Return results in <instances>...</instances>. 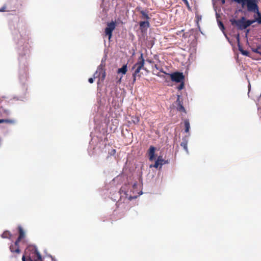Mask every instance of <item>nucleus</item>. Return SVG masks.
Instances as JSON below:
<instances>
[{
	"label": "nucleus",
	"instance_id": "36",
	"mask_svg": "<svg viewBox=\"0 0 261 261\" xmlns=\"http://www.w3.org/2000/svg\"><path fill=\"white\" fill-rule=\"evenodd\" d=\"M222 3L223 4H224V3H225V0H222Z\"/></svg>",
	"mask_w": 261,
	"mask_h": 261
},
{
	"label": "nucleus",
	"instance_id": "32",
	"mask_svg": "<svg viewBox=\"0 0 261 261\" xmlns=\"http://www.w3.org/2000/svg\"><path fill=\"white\" fill-rule=\"evenodd\" d=\"M102 72V80H104L105 78V76H106V72L105 71H102V70L101 69V71Z\"/></svg>",
	"mask_w": 261,
	"mask_h": 261
},
{
	"label": "nucleus",
	"instance_id": "7",
	"mask_svg": "<svg viewBox=\"0 0 261 261\" xmlns=\"http://www.w3.org/2000/svg\"><path fill=\"white\" fill-rule=\"evenodd\" d=\"M243 20H245V17H242L240 19L236 20L234 19H231L230 20L231 23L232 25H236L239 30H243L242 25L243 23Z\"/></svg>",
	"mask_w": 261,
	"mask_h": 261
},
{
	"label": "nucleus",
	"instance_id": "23",
	"mask_svg": "<svg viewBox=\"0 0 261 261\" xmlns=\"http://www.w3.org/2000/svg\"><path fill=\"white\" fill-rule=\"evenodd\" d=\"M154 67L158 70H159L160 71H161V72H163V73H165L164 70H163V69L162 67H160L159 66H158V65L156 64H154Z\"/></svg>",
	"mask_w": 261,
	"mask_h": 261
},
{
	"label": "nucleus",
	"instance_id": "5",
	"mask_svg": "<svg viewBox=\"0 0 261 261\" xmlns=\"http://www.w3.org/2000/svg\"><path fill=\"white\" fill-rule=\"evenodd\" d=\"M167 74L170 75L171 80L173 82L179 83L185 80V76L182 72H175L171 74L167 73Z\"/></svg>",
	"mask_w": 261,
	"mask_h": 261
},
{
	"label": "nucleus",
	"instance_id": "30",
	"mask_svg": "<svg viewBox=\"0 0 261 261\" xmlns=\"http://www.w3.org/2000/svg\"><path fill=\"white\" fill-rule=\"evenodd\" d=\"M156 161H159V163H162L163 164V162H164V160L162 159V157L161 156H159L158 158V159Z\"/></svg>",
	"mask_w": 261,
	"mask_h": 261
},
{
	"label": "nucleus",
	"instance_id": "3",
	"mask_svg": "<svg viewBox=\"0 0 261 261\" xmlns=\"http://www.w3.org/2000/svg\"><path fill=\"white\" fill-rule=\"evenodd\" d=\"M144 59L143 57V54H141L140 57L138 58V62L135 64L133 67V69H135L134 73L133 74V83H135L136 81L137 76L140 77L141 75L139 74L140 70L144 68Z\"/></svg>",
	"mask_w": 261,
	"mask_h": 261
},
{
	"label": "nucleus",
	"instance_id": "14",
	"mask_svg": "<svg viewBox=\"0 0 261 261\" xmlns=\"http://www.w3.org/2000/svg\"><path fill=\"white\" fill-rule=\"evenodd\" d=\"M184 125L185 127V132L188 133L190 128V122L188 119L184 120Z\"/></svg>",
	"mask_w": 261,
	"mask_h": 261
},
{
	"label": "nucleus",
	"instance_id": "11",
	"mask_svg": "<svg viewBox=\"0 0 261 261\" xmlns=\"http://www.w3.org/2000/svg\"><path fill=\"white\" fill-rule=\"evenodd\" d=\"M155 148L153 146H151L149 147V150H148V154L149 156V160L152 161L154 159V154H155Z\"/></svg>",
	"mask_w": 261,
	"mask_h": 261
},
{
	"label": "nucleus",
	"instance_id": "4",
	"mask_svg": "<svg viewBox=\"0 0 261 261\" xmlns=\"http://www.w3.org/2000/svg\"><path fill=\"white\" fill-rule=\"evenodd\" d=\"M116 26V22L112 21L111 22L107 23V26L105 28V33L106 36H108L110 40L112 37L113 31L115 29Z\"/></svg>",
	"mask_w": 261,
	"mask_h": 261
},
{
	"label": "nucleus",
	"instance_id": "17",
	"mask_svg": "<svg viewBox=\"0 0 261 261\" xmlns=\"http://www.w3.org/2000/svg\"><path fill=\"white\" fill-rule=\"evenodd\" d=\"M140 13L142 15V16H141L142 19H146V21H148V20L150 18H149L148 15L147 14V13H146L144 11H141L140 12Z\"/></svg>",
	"mask_w": 261,
	"mask_h": 261
},
{
	"label": "nucleus",
	"instance_id": "13",
	"mask_svg": "<svg viewBox=\"0 0 261 261\" xmlns=\"http://www.w3.org/2000/svg\"><path fill=\"white\" fill-rule=\"evenodd\" d=\"M127 71V64L123 65V66L119 68L117 70V73H121L122 75H124L126 74Z\"/></svg>",
	"mask_w": 261,
	"mask_h": 261
},
{
	"label": "nucleus",
	"instance_id": "33",
	"mask_svg": "<svg viewBox=\"0 0 261 261\" xmlns=\"http://www.w3.org/2000/svg\"><path fill=\"white\" fill-rule=\"evenodd\" d=\"M146 61L150 64H152L153 63V62L152 61V60H149V59H147L146 60Z\"/></svg>",
	"mask_w": 261,
	"mask_h": 261
},
{
	"label": "nucleus",
	"instance_id": "1",
	"mask_svg": "<svg viewBox=\"0 0 261 261\" xmlns=\"http://www.w3.org/2000/svg\"><path fill=\"white\" fill-rule=\"evenodd\" d=\"M238 4H241L243 8L246 5L249 12H258V7L256 0H233Z\"/></svg>",
	"mask_w": 261,
	"mask_h": 261
},
{
	"label": "nucleus",
	"instance_id": "37",
	"mask_svg": "<svg viewBox=\"0 0 261 261\" xmlns=\"http://www.w3.org/2000/svg\"><path fill=\"white\" fill-rule=\"evenodd\" d=\"M0 11H4V9H2V10H0Z\"/></svg>",
	"mask_w": 261,
	"mask_h": 261
},
{
	"label": "nucleus",
	"instance_id": "18",
	"mask_svg": "<svg viewBox=\"0 0 261 261\" xmlns=\"http://www.w3.org/2000/svg\"><path fill=\"white\" fill-rule=\"evenodd\" d=\"M132 122L135 124H138L140 122V118L136 116H133L131 118Z\"/></svg>",
	"mask_w": 261,
	"mask_h": 261
},
{
	"label": "nucleus",
	"instance_id": "2",
	"mask_svg": "<svg viewBox=\"0 0 261 261\" xmlns=\"http://www.w3.org/2000/svg\"><path fill=\"white\" fill-rule=\"evenodd\" d=\"M29 250L30 253L28 256H22V261H42V256L36 247H31Z\"/></svg>",
	"mask_w": 261,
	"mask_h": 261
},
{
	"label": "nucleus",
	"instance_id": "21",
	"mask_svg": "<svg viewBox=\"0 0 261 261\" xmlns=\"http://www.w3.org/2000/svg\"><path fill=\"white\" fill-rule=\"evenodd\" d=\"M257 13L258 15V17L254 20H256V21H257L259 24H261V14L259 12Z\"/></svg>",
	"mask_w": 261,
	"mask_h": 261
},
{
	"label": "nucleus",
	"instance_id": "35",
	"mask_svg": "<svg viewBox=\"0 0 261 261\" xmlns=\"http://www.w3.org/2000/svg\"><path fill=\"white\" fill-rule=\"evenodd\" d=\"M112 152H113V153H116V150H115V149H113V150H112Z\"/></svg>",
	"mask_w": 261,
	"mask_h": 261
},
{
	"label": "nucleus",
	"instance_id": "26",
	"mask_svg": "<svg viewBox=\"0 0 261 261\" xmlns=\"http://www.w3.org/2000/svg\"><path fill=\"white\" fill-rule=\"evenodd\" d=\"M184 2V3L185 4V5H186L188 9L189 10V11H191V7L190 6V5H189V3L188 2V1L187 0H184L183 1Z\"/></svg>",
	"mask_w": 261,
	"mask_h": 261
},
{
	"label": "nucleus",
	"instance_id": "34",
	"mask_svg": "<svg viewBox=\"0 0 261 261\" xmlns=\"http://www.w3.org/2000/svg\"><path fill=\"white\" fill-rule=\"evenodd\" d=\"M121 78H122V77H121L119 79V80H118V81L117 82V83H120V82H121Z\"/></svg>",
	"mask_w": 261,
	"mask_h": 261
},
{
	"label": "nucleus",
	"instance_id": "22",
	"mask_svg": "<svg viewBox=\"0 0 261 261\" xmlns=\"http://www.w3.org/2000/svg\"><path fill=\"white\" fill-rule=\"evenodd\" d=\"M97 74V71L94 74V78L90 77L88 81L90 83L92 84L93 83L94 79L97 77V76L96 75Z\"/></svg>",
	"mask_w": 261,
	"mask_h": 261
},
{
	"label": "nucleus",
	"instance_id": "6",
	"mask_svg": "<svg viewBox=\"0 0 261 261\" xmlns=\"http://www.w3.org/2000/svg\"><path fill=\"white\" fill-rule=\"evenodd\" d=\"M176 110L180 113H187L186 110L183 106L182 99L180 95H177V99L175 101Z\"/></svg>",
	"mask_w": 261,
	"mask_h": 261
},
{
	"label": "nucleus",
	"instance_id": "10",
	"mask_svg": "<svg viewBox=\"0 0 261 261\" xmlns=\"http://www.w3.org/2000/svg\"><path fill=\"white\" fill-rule=\"evenodd\" d=\"M18 230L19 232V236L16 240L17 242H20L25 237V232L23 229V228L21 227V226H19L18 227Z\"/></svg>",
	"mask_w": 261,
	"mask_h": 261
},
{
	"label": "nucleus",
	"instance_id": "28",
	"mask_svg": "<svg viewBox=\"0 0 261 261\" xmlns=\"http://www.w3.org/2000/svg\"><path fill=\"white\" fill-rule=\"evenodd\" d=\"M219 27L222 31H224L225 29L224 26L221 21H219Z\"/></svg>",
	"mask_w": 261,
	"mask_h": 261
},
{
	"label": "nucleus",
	"instance_id": "16",
	"mask_svg": "<svg viewBox=\"0 0 261 261\" xmlns=\"http://www.w3.org/2000/svg\"><path fill=\"white\" fill-rule=\"evenodd\" d=\"M1 237L4 239H9L11 237V234L10 231L7 230L2 233Z\"/></svg>",
	"mask_w": 261,
	"mask_h": 261
},
{
	"label": "nucleus",
	"instance_id": "27",
	"mask_svg": "<svg viewBox=\"0 0 261 261\" xmlns=\"http://www.w3.org/2000/svg\"><path fill=\"white\" fill-rule=\"evenodd\" d=\"M163 165V163H159V161H156L155 162V164H154V165L153 166V167L155 168H157L159 165Z\"/></svg>",
	"mask_w": 261,
	"mask_h": 261
},
{
	"label": "nucleus",
	"instance_id": "24",
	"mask_svg": "<svg viewBox=\"0 0 261 261\" xmlns=\"http://www.w3.org/2000/svg\"><path fill=\"white\" fill-rule=\"evenodd\" d=\"M179 83H180V85L177 87V89L178 90H181L184 87V81H182V82H179Z\"/></svg>",
	"mask_w": 261,
	"mask_h": 261
},
{
	"label": "nucleus",
	"instance_id": "31",
	"mask_svg": "<svg viewBox=\"0 0 261 261\" xmlns=\"http://www.w3.org/2000/svg\"><path fill=\"white\" fill-rule=\"evenodd\" d=\"M2 110L4 111V113L6 116L8 115L9 114V112L8 110H4L3 108H1Z\"/></svg>",
	"mask_w": 261,
	"mask_h": 261
},
{
	"label": "nucleus",
	"instance_id": "25",
	"mask_svg": "<svg viewBox=\"0 0 261 261\" xmlns=\"http://www.w3.org/2000/svg\"><path fill=\"white\" fill-rule=\"evenodd\" d=\"M201 20V16L198 14L196 15L195 20L197 22V24L198 25L199 21Z\"/></svg>",
	"mask_w": 261,
	"mask_h": 261
},
{
	"label": "nucleus",
	"instance_id": "15",
	"mask_svg": "<svg viewBox=\"0 0 261 261\" xmlns=\"http://www.w3.org/2000/svg\"><path fill=\"white\" fill-rule=\"evenodd\" d=\"M15 121L13 119H0V123H6L9 124H13L14 123Z\"/></svg>",
	"mask_w": 261,
	"mask_h": 261
},
{
	"label": "nucleus",
	"instance_id": "9",
	"mask_svg": "<svg viewBox=\"0 0 261 261\" xmlns=\"http://www.w3.org/2000/svg\"><path fill=\"white\" fill-rule=\"evenodd\" d=\"M140 29L142 32H145L149 27V22L148 21H140L139 22Z\"/></svg>",
	"mask_w": 261,
	"mask_h": 261
},
{
	"label": "nucleus",
	"instance_id": "29",
	"mask_svg": "<svg viewBox=\"0 0 261 261\" xmlns=\"http://www.w3.org/2000/svg\"><path fill=\"white\" fill-rule=\"evenodd\" d=\"M239 50H240V51L241 52V53L244 55H246V56H248V52L246 50H243L242 49H240L239 48Z\"/></svg>",
	"mask_w": 261,
	"mask_h": 261
},
{
	"label": "nucleus",
	"instance_id": "20",
	"mask_svg": "<svg viewBox=\"0 0 261 261\" xmlns=\"http://www.w3.org/2000/svg\"><path fill=\"white\" fill-rule=\"evenodd\" d=\"M252 50L254 53H257V54H259L260 55H261V45L259 46H257V48H252Z\"/></svg>",
	"mask_w": 261,
	"mask_h": 261
},
{
	"label": "nucleus",
	"instance_id": "19",
	"mask_svg": "<svg viewBox=\"0 0 261 261\" xmlns=\"http://www.w3.org/2000/svg\"><path fill=\"white\" fill-rule=\"evenodd\" d=\"M188 142L186 140H184L181 143L180 145L181 147L184 148V149L188 152Z\"/></svg>",
	"mask_w": 261,
	"mask_h": 261
},
{
	"label": "nucleus",
	"instance_id": "12",
	"mask_svg": "<svg viewBox=\"0 0 261 261\" xmlns=\"http://www.w3.org/2000/svg\"><path fill=\"white\" fill-rule=\"evenodd\" d=\"M255 21H256V20H246V19H245V20H243V25H242L243 30H244V29H246L247 28L249 27L251 24H252V23H253Z\"/></svg>",
	"mask_w": 261,
	"mask_h": 261
},
{
	"label": "nucleus",
	"instance_id": "8",
	"mask_svg": "<svg viewBox=\"0 0 261 261\" xmlns=\"http://www.w3.org/2000/svg\"><path fill=\"white\" fill-rule=\"evenodd\" d=\"M19 242H17V241H16L15 242L12 244L10 246V249L12 252L13 253H19L20 252V250L19 249V246L18 245V243Z\"/></svg>",
	"mask_w": 261,
	"mask_h": 261
},
{
	"label": "nucleus",
	"instance_id": "38",
	"mask_svg": "<svg viewBox=\"0 0 261 261\" xmlns=\"http://www.w3.org/2000/svg\"><path fill=\"white\" fill-rule=\"evenodd\" d=\"M182 1H184V0H182Z\"/></svg>",
	"mask_w": 261,
	"mask_h": 261
}]
</instances>
